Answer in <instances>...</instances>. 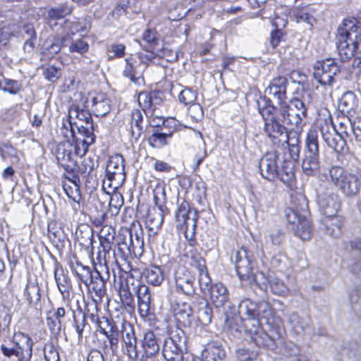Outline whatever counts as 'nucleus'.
Returning <instances> with one entry per match:
<instances>
[{
    "label": "nucleus",
    "instance_id": "obj_9",
    "mask_svg": "<svg viewBox=\"0 0 361 361\" xmlns=\"http://www.w3.org/2000/svg\"><path fill=\"white\" fill-rule=\"evenodd\" d=\"M175 216L179 225L185 226V238L192 241L195 240V229L197 221V212L190 209L187 201L183 200L176 211Z\"/></svg>",
    "mask_w": 361,
    "mask_h": 361
},
{
    "label": "nucleus",
    "instance_id": "obj_37",
    "mask_svg": "<svg viewBox=\"0 0 361 361\" xmlns=\"http://www.w3.org/2000/svg\"><path fill=\"white\" fill-rule=\"evenodd\" d=\"M142 347L145 357L152 358L159 353V345L153 331H148L145 334Z\"/></svg>",
    "mask_w": 361,
    "mask_h": 361
},
{
    "label": "nucleus",
    "instance_id": "obj_57",
    "mask_svg": "<svg viewBox=\"0 0 361 361\" xmlns=\"http://www.w3.org/2000/svg\"><path fill=\"white\" fill-rule=\"evenodd\" d=\"M178 99L180 102L185 105H190L197 99V93L195 90L191 88L186 87L182 90L178 94Z\"/></svg>",
    "mask_w": 361,
    "mask_h": 361
},
{
    "label": "nucleus",
    "instance_id": "obj_6",
    "mask_svg": "<svg viewBox=\"0 0 361 361\" xmlns=\"http://www.w3.org/2000/svg\"><path fill=\"white\" fill-rule=\"evenodd\" d=\"M306 152L302 161V169L307 176H314L319 170L318 132L310 129L305 140Z\"/></svg>",
    "mask_w": 361,
    "mask_h": 361
},
{
    "label": "nucleus",
    "instance_id": "obj_64",
    "mask_svg": "<svg viewBox=\"0 0 361 361\" xmlns=\"http://www.w3.org/2000/svg\"><path fill=\"white\" fill-rule=\"evenodd\" d=\"M68 36H65L61 39L56 40L47 48L46 50L50 56L53 57L61 51L62 47L68 46Z\"/></svg>",
    "mask_w": 361,
    "mask_h": 361
},
{
    "label": "nucleus",
    "instance_id": "obj_36",
    "mask_svg": "<svg viewBox=\"0 0 361 361\" xmlns=\"http://www.w3.org/2000/svg\"><path fill=\"white\" fill-rule=\"evenodd\" d=\"M70 269L77 279L85 286H88V281L94 274V271L88 266L83 265L80 262H71Z\"/></svg>",
    "mask_w": 361,
    "mask_h": 361
},
{
    "label": "nucleus",
    "instance_id": "obj_60",
    "mask_svg": "<svg viewBox=\"0 0 361 361\" xmlns=\"http://www.w3.org/2000/svg\"><path fill=\"white\" fill-rule=\"evenodd\" d=\"M4 84L2 90L11 94H17L23 90V85L18 80L4 78Z\"/></svg>",
    "mask_w": 361,
    "mask_h": 361
},
{
    "label": "nucleus",
    "instance_id": "obj_44",
    "mask_svg": "<svg viewBox=\"0 0 361 361\" xmlns=\"http://www.w3.org/2000/svg\"><path fill=\"white\" fill-rule=\"evenodd\" d=\"M293 225L295 235L298 236L302 240L310 238L311 225L308 216L300 218V219L297 220L295 224Z\"/></svg>",
    "mask_w": 361,
    "mask_h": 361
},
{
    "label": "nucleus",
    "instance_id": "obj_12",
    "mask_svg": "<svg viewBox=\"0 0 361 361\" xmlns=\"http://www.w3.org/2000/svg\"><path fill=\"white\" fill-rule=\"evenodd\" d=\"M264 125L263 130L274 145H279L280 136L286 133L287 127L282 122L280 113L276 112L263 118Z\"/></svg>",
    "mask_w": 361,
    "mask_h": 361
},
{
    "label": "nucleus",
    "instance_id": "obj_8",
    "mask_svg": "<svg viewBox=\"0 0 361 361\" xmlns=\"http://www.w3.org/2000/svg\"><path fill=\"white\" fill-rule=\"evenodd\" d=\"M154 203L157 207L148 209L146 216V224L151 233L155 235L161 228L165 212H168L165 206L166 193L164 188H158L154 195Z\"/></svg>",
    "mask_w": 361,
    "mask_h": 361
},
{
    "label": "nucleus",
    "instance_id": "obj_39",
    "mask_svg": "<svg viewBox=\"0 0 361 361\" xmlns=\"http://www.w3.org/2000/svg\"><path fill=\"white\" fill-rule=\"evenodd\" d=\"M135 293L137 298L140 311L145 312L147 314L149 311L151 302V294L149 287L142 283V284L137 287Z\"/></svg>",
    "mask_w": 361,
    "mask_h": 361
},
{
    "label": "nucleus",
    "instance_id": "obj_63",
    "mask_svg": "<svg viewBox=\"0 0 361 361\" xmlns=\"http://www.w3.org/2000/svg\"><path fill=\"white\" fill-rule=\"evenodd\" d=\"M126 250H129V249L126 242L115 243L113 247V258L116 263H118V258L121 259H126L127 256Z\"/></svg>",
    "mask_w": 361,
    "mask_h": 361
},
{
    "label": "nucleus",
    "instance_id": "obj_48",
    "mask_svg": "<svg viewBox=\"0 0 361 361\" xmlns=\"http://www.w3.org/2000/svg\"><path fill=\"white\" fill-rule=\"evenodd\" d=\"M283 238V233L280 230L272 232L267 237L265 243L263 245V249L267 250L279 249V246Z\"/></svg>",
    "mask_w": 361,
    "mask_h": 361
},
{
    "label": "nucleus",
    "instance_id": "obj_62",
    "mask_svg": "<svg viewBox=\"0 0 361 361\" xmlns=\"http://www.w3.org/2000/svg\"><path fill=\"white\" fill-rule=\"evenodd\" d=\"M252 280L262 290H266L271 280L263 271H257L251 275Z\"/></svg>",
    "mask_w": 361,
    "mask_h": 361
},
{
    "label": "nucleus",
    "instance_id": "obj_61",
    "mask_svg": "<svg viewBox=\"0 0 361 361\" xmlns=\"http://www.w3.org/2000/svg\"><path fill=\"white\" fill-rule=\"evenodd\" d=\"M126 45L121 43H112L108 47V51L113 53V55H109L108 60H112L115 58H122L126 55Z\"/></svg>",
    "mask_w": 361,
    "mask_h": 361
},
{
    "label": "nucleus",
    "instance_id": "obj_3",
    "mask_svg": "<svg viewBox=\"0 0 361 361\" xmlns=\"http://www.w3.org/2000/svg\"><path fill=\"white\" fill-rule=\"evenodd\" d=\"M331 181L347 197L356 195L360 188V176L358 172L345 171L341 166H331L329 171Z\"/></svg>",
    "mask_w": 361,
    "mask_h": 361
},
{
    "label": "nucleus",
    "instance_id": "obj_16",
    "mask_svg": "<svg viewBox=\"0 0 361 361\" xmlns=\"http://www.w3.org/2000/svg\"><path fill=\"white\" fill-rule=\"evenodd\" d=\"M28 339L32 341L28 334L22 332L16 333L12 339V345L9 346L6 344L1 345V351L5 357L11 358L13 356L19 357L21 351L25 352V349H27L28 342L24 341Z\"/></svg>",
    "mask_w": 361,
    "mask_h": 361
},
{
    "label": "nucleus",
    "instance_id": "obj_34",
    "mask_svg": "<svg viewBox=\"0 0 361 361\" xmlns=\"http://www.w3.org/2000/svg\"><path fill=\"white\" fill-rule=\"evenodd\" d=\"M313 129L319 130L323 140L330 137L336 132V128L332 122V118L330 114L327 115H320L317 120L316 126Z\"/></svg>",
    "mask_w": 361,
    "mask_h": 361
},
{
    "label": "nucleus",
    "instance_id": "obj_18",
    "mask_svg": "<svg viewBox=\"0 0 361 361\" xmlns=\"http://www.w3.org/2000/svg\"><path fill=\"white\" fill-rule=\"evenodd\" d=\"M235 270L240 280H247L252 274L253 262L248 256L247 250L242 247L235 252Z\"/></svg>",
    "mask_w": 361,
    "mask_h": 361
},
{
    "label": "nucleus",
    "instance_id": "obj_38",
    "mask_svg": "<svg viewBox=\"0 0 361 361\" xmlns=\"http://www.w3.org/2000/svg\"><path fill=\"white\" fill-rule=\"evenodd\" d=\"M146 281L154 286H160L164 280V274L161 268L157 265H150L143 271Z\"/></svg>",
    "mask_w": 361,
    "mask_h": 361
},
{
    "label": "nucleus",
    "instance_id": "obj_14",
    "mask_svg": "<svg viewBox=\"0 0 361 361\" xmlns=\"http://www.w3.org/2000/svg\"><path fill=\"white\" fill-rule=\"evenodd\" d=\"M170 310L172 312L178 327H188L192 321V309L190 305L177 300L170 302Z\"/></svg>",
    "mask_w": 361,
    "mask_h": 361
},
{
    "label": "nucleus",
    "instance_id": "obj_42",
    "mask_svg": "<svg viewBox=\"0 0 361 361\" xmlns=\"http://www.w3.org/2000/svg\"><path fill=\"white\" fill-rule=\"evenodd\" d=\"M357 107V98L355 94L348 91L343 94L338 102V109L343 114H350Z\"/></svg>",
    "mask_w": 361,
    "mask_h": 361
},
{
    "label": "nucleus",
    "instance_id": "obj_35",
    "mask_svg": "<svg viewBox=\"0 0 361 361\" xmlns=\"http://www.w3.org/2000/svg\"><path fill=\"white\" fill-rule=\"evenodd\" d=\"M73 118H77L80 121L84 123V124L73 123L78 131V128L82 126L83 128L90 127L92 133H94L92 116L87 110L79 109L78 106L71 107L69 111V120H72Z\"/></svg>",
    "mask_w": 361,
    "mask_h": 361
},
{
    "label": "nucleus",
    "instance_id": "obj_54",
    "mask_svg": "<svg viewBox=\"0 0 361 361\" xmlns=\"http://www.w3.org/2000/svg\"><path fill=\"white\" fill-rule=\"evenodd\" d=\"M95 167L94 158L86 157L78 167V173L83 179H87Z\"/></svg>",
    "mask_w": 361,
    "mask_h": 361
},
{
    "label": "nucleus",
    "instance_id": "obj_29",
    "mask_svg": "<svg viewBox=\"0 0 361 361\" xmlns=\"http://www.w3.org/2000/svg\"><path fill=\"white\" fill-rule=\"evenodd\" d=\"M23 295L29 305L37 308L41 301V288L37 279L27 280Z\"/></svg>",
    "mask_w": 361,
    "mask_h": 361
},
{
    "label": "nucleus",
    "instance_id": "obj_13",
    "mask_svg": "<svg viewBox=\"0 0 361 361\" xmlns=\"http://www.w3.org/2000/svg\"><path fill=\"white\" fill-rule=\"evenodd\" d=\"M287 221L295 224L300 218L309 215V204L307 197L302 194H298L293 197L292 205L285 210Z\"/></svg>",
    "mask_w": 361,
    "mask_h": 361
},
{
    "label": "nucleus",
    "instance_id": "obj_46",
    "mask_svg": "<svg viewBox=\"0 0 361 361\" xmlns=\"http://www.w3.org/2000/svg\"><path fill=\"white\" fill-rule=\"evenodd\" d=\"M324 142L338 153H344L348 149L345 137L337 132L330 137H327Z\"/></svg>",
    "mask_w": 361,
    "mask_h": 361
},
{
    "label": "nucleus",
    "instance_id": "obj_49",
    "mask_svg": "<svg viewBox=\"0 0 361 361\" xmlns=\"http://www.w3.org/2000/svg\"><path fill=\"white\" fill-rule=\"evenodd\" d=\"M328 219V216H325L321 219V224L323 226V229L326 232L327 234L331 235L334 238H337L340 236L342 233V228L343 225V217L340 216V224H334L333 223V220L331 221V224L328 225L326 224V220Z\"/></svg>",
    "mask_w": 361,
    "mask_h": 361
},
{
    "label": "nucleus",
    "instance_id": "obj_23",
    "mask_svg": "<svg viewBox=\"0 0 361 361\" xmlns=\"http://www.w3.org/2000/svg\"><path fill=\"white\" fill-rule=\"evenodd\" d=\"M279 112L282 117L283 123L285 124L287 128H289L290 130H302L305 124V118L299 115V114L293 112L283 104H282L279 109Z\"/></svg>",
    "mask_w": 361,
    "mask_h": 361
},
{
    "label": "nucleus",
    "instance_id": "obj_4",
    "mask_svg": "<svg viewBox=\"0 0 361 361\" xmlns=\"http://www.w3.org/2000/svg\"><path fill=\"white\" fill-rule=\"evenodd\" d=\"M317 205L319 211L324 216H328L326 224L329 225L333 223L339 224L340 216L337 215L341 206L340 196L331 190L318 191L316 199Z\"/></svg>",
    "mask_w": 361,
    "mask_h": 361
},
{
    "label": "nucleus",
    "instance_id": "obj_58",
    "mask_svg": "<svg viewBox=\"0 0 361 361\" xmlns=\"http://www.w3.org/2000/svg\"><path fill=\"white\" fill-rule=\"evenodd\" d=\"M197 318L200 322L204 326H207L211 323L212 318V310L208 303H206L203 307L199 309L197 312Z\"/></svg>",
    "mask_w": 361,
    "mask_h": 361
},
{
    "label": "nucleus",
    "instance_id": "obj_47",
    "mask_svg": "<svg viewBox=\"0 0 361 361\" xmlns=\"http://www.w3.org/2000/svg\"><path fill=\"white\" fill-rule=\"evenodd\" d=\"M73 326L77 333L78 340H81L83 336V332L89 327L86 322L85 314L82 310L76 314L73 312Z\"/></svg>",
    "mask_w": 361,
    "mask_h": 361
},
{
    "label": "nucleus",
    "instance_id": "obj_5",
    "mask_svg": "<svg viewBox=\"0 0 361 361\" xmlns=\"http://www.w3.org/2000/svg\"><path fill=\"white\" fill-rule=\"evenodd\" d=\"M188 351L187 336L180 328L171 331L163 345L162 355L166 361H183Z\"/></svg>",
    "mask_w": 361,
    "mask_h": 361
},
{
    "label": "nucleus",
    "instance_id": "obj_1",
    "mask_svg": "<svg viewBox=\"0 0 361 361\" xmlns=\"http://www.w3.org/2000/svg\"><path fill=\"white\" fill-rule=\"evenodd\" d=\"M238 313L243 318L245 331L258 347L274 350L285 334L281 318L264 300L252 302L248 298L238 304Z\"/></svg>",
    "mask_w": 361,
    "mask_h": 361
},
{
    "label": "nucleus",
    "instance_id": "obj_25",
    "mask_svg": "<svg viewBox=\"0 0 361 361\" xmlns=\"http://www.w3.org/2000/svg\"><path fill=\"white\" fill-rule=\"evenodd\" d=\"M54 274L55 281L63 298H68L71 288V281L59 262L55 263Z\"/></svg>",
    "mask_w": 361,
    "mask_h": 361
},
{
    "label": "nucleus",
    "instance_id": "obj_24",
    "mask_svg": "<svg viewBox=\"0 0 361 361\" xmlns=\"http://www.w3.org/2000/svg\"><path fill=\"white\" fill-rule=\"evenodd\" d=\"M312 102L311 94L308 92H302L300 97H295L290 101V104H284L287 108L295 113L299 114L302 117L306 118L307 109Z\"/></svg>",
    "mask_w": 361,
    "mask_h": 361
},
{
    "label": "nucleus",
    "instance_id": "obj_31",
    "mask_svg": "<svg viewBox=\"0 0 361 361\" xmlns=\"http://www.w3.org/2000/svg\"><path fill=\"white\" fill-rule=\"evenodd\" d=\"M75 236L79 245L85 250L93 248L94 230L88 224H82L78 226Z\"/></svg>",
    "mask_w": 361,
    "mask_h": 361
},
{
    "label": "nucleus",
    "instance_id": "obj_27",
    "mask_svg": "<svg viewBox=\"0 0 361 361\" xmlns=\"http://www.w3.org/2000/svg\"><path fill=\"white\" fill-rule=\"evenodd\" d=\"M87 287H91L95 295V297H92V302L88 303L87 306H92L97 310V305L102 302V299L106 293V283L94 273L88 281Z\"/></svg>",
    "mask_w": 361,
    "mask_h": 361
},
{
    "label": "nucleus",
    "instance_id": "obj_45",
    "mask_svg": "<svg viewBox=\"0 0 361 361\" xmlns=\"http://www.w3.org/2000/svg\"><path fill=\"white\" fill-rule=\"evenodd\" d=\"M267 95L264 94V96L260 97L257 100L258 111L263 118L279 111V109L273 104L270 98L267 97Z\"/></svg>",
    "mask_w": 361,
    "mask_h": 361
},
{
    "label": "nucleus",
    "instance_id": "obj_55",
    "mask_svg": "<svg viewBox=\"0 0 361 361\" xmlns=\"http://www.w3.org/2000/svg\"><path fill=\"white\" fill-rule=\"evenodd\" d=\"M352 309L356 314H361V285L351 290L349 295Z\"/></svg>",
    "mask_w": 361,
    "mask_h": 361
},
{
    "label": "nucleus",
    "instance_id": "obj_50",
    "mask_svg": "<svg viewBox=\"0 0 361 361\" xmlns=\"http://www.w3.org/2000/svg\"><path fill=\"white\" fill-rule=\"evenodd\" d=\"M69 52L72 54H78L83 55L89 51V44L82 38L69 42L68 39V46Z\"/></svg>",
    "mask_w": 361,
    "mask_h": 361
},
{
    "label": "nucleus",
    "instance_id": "obj_51",
    "mask_svg": "<svg viewBox=\"0 0 361 361\" xmlns=\"http://www.w3.org/2000/svg\"><path fill=\"white\" fill-rule=\"evenodd\" d=\"M72 12V8L66 4H63L56 7L51 8L48 11V17L51 20H56L65 18Z\"/></svg>",
    "mask_w": 361,
    "mask_h": 361
},
{
    "label": "nucleus",
    "instance_id": "obj_22",
    "mask_svg": "<svg viewBox=\"0 0 361 361\" xmlns=\"http://www.w3.org/2000/svg\"><path fill=\"white\" fill-rule=\"evenodd\" d=\"M120 334H121L122 341L126 345L128 355L130 357H137V338L132 324L130 322L124 321L121 324Z\"/></svg>",
    "mask_w": 361,
    "mask_h": 361
},
{
    "label": "nucleus",
    "instance_id": "obj_19",
    "mask_svg": "<svg viewBox=\"0 0 361 361\" xmlns=\"http://www.w3.org/2000/svg\"><path fill=\"white\" fill-rule=\"evenodd\" d=\"M124 159L120 154L109 157L106 166V174L114 179L117 183H124L126 180Z\"/></svg>",
    "mask_w": 361,
    "mask_h": 361
},
{
    "label": "nucleus",
    "instance_id": "obj_33",
    "mask_svg": "<svg viewBox=\"0 0 361 361\" xmlns=\"http://www.w3.org/2000/svg\"><path fill=\"white\" fill-rule=\"evenodd\" d=\"M277 178L288 188L293 189L295 181L293 162L288 160L284 161L281 169H278Z\"/></svg>",
    "mask_w": 361,
    "mask_h": 361
},
{
    "label": "nucleus",
    "instance_id": "obj_20",
    "mask_svg": "<svg viewBox=\"0 0 361 361\" xmlns=\"http://www.w3.org/2000/svg\"><path fill=\"white\" fill-rule=\"evenodd\" d=\"M78 134L81 137H76L74 142L75 154L77 156L82 157L88 151L89 147L95 142V135L92 133L91 128H78Z\"/></svg>",
    "mask_w": 361,
    "mask_h": 361
},
{
    "label": "nucleus",
    "instance_id": "obj_40",
    "mask_svg": "<svg viewBox=\"0 0 361 361\" xmlns=\"http://www.w3.org/2000/svg\"><path fill=\"white\" fill-rule=\"evenodd\" d=\"M172 136L173 130L163 131L157 129L149 137L147 141L152 147L161 148L168 145L167 140Z\"/></svg>",
    "mask_w": 361,
    "mask_h": 361
},
{
    "label": "nucleus",
    "instance_id": "obj_41",
    "mask_svg": "<svg viewBox=\"0 0 361 361\" xmlns=\"http://www.w3.org/2000/svg\"><path fill=\"white\" fill-rule=\"evenodd\" d=\"M56 158L60 165L74 162L72 156V145L69 142L59 143L56 149Z\"/></svg>",
    "mask_w": 361,
    "mask_h": 361
},
{
    "label": "nucleus",
    "instance_id": "obj_11",
    "mask_svg": "<svg viewBox=\"0 0 361 361\" xmlns=\"http://www.w3.org/2000/svg\"><path fill=\"white\" fill-rule=\"evenodd\" d=\"M97 324L100 333L103 334L108 339L109 345L106 342L104 343V352L106 353L109 348L112 352L116 350L118 347L121 330L116 322L111 318L102 317L100 319H97Z\"/></svg>",
    "mask_w": 361,
    "mask_h": 361
},
{
    "label": "nucleus",
    "instance_id": "obj_52",
    "mask_svg": "<svg viewBox=\"0 0 361 361\" xmlns=\"http://www.w3.org/2000/svg\"><path fill=\"white\" fill-rule=\"evenodd\" d=\"M138 103L147 116H153L154 109L149 92H142L138 95Z\"/></svg>",
    "mask_w": 361,
    "mask_h": 361
},
{
    "label": "nucleus",
    "instance_id": "obj_10",
    "mask_svg": "<svg viewBox=\"0 0 361 361\" xmlns=\"http://www.w3.org/2000/svg\"><path fill=\"white\" fill-rule=\"evenodd\" d=\"M175 290L178 293L192 297L195 293V277L185 266H178L173 273Z\"/></svg>",
    "mask_w": 361,
    "mask_h": 361
},
{
    "label": "nucleus",
    "instance_id": "obj_56",
    "mask_svg": "<svg viewBox=\"0 0 361 361\" xmlns=\"http://www.w3.org/2000/svg\"><path fill=\"white\" fill-rule=\"evenodd\" d=\"M133 61L132 57H128L125 59L126 66L123 70L122 74L124 77L128 78L130 81L137 84L139 83L140 77L136 76Z\"/></svg>",
    "mask_w": 361,
    "mask_h": 361
},
{
    "label": "nucleus",
    "instance_id": "obj_32",
    "mask_svg": "<svg viewBox=\"0 0 361 361\" xmlns=\"http://www.w3.org/2000/svg\"><path fill=\"white\" fill-rule=\"evenodd\" d=\"M111 99L104 94L99 93L92 99V111L97 117L104 116L110 112Z\"/></svg>",
    "mask_w": 361,
    "mask_h": 361
},
{
    "label": "nucleus",
    "instance_id": "obj_30",
    "mask_svg": "<svg viewBox=\"0 0 361 361\" xmlns=\"http://www.w3.org/2000/svg\"><path fill=\"white\" fill-rule=\"evenodd\" d=\"M351 259L348 265V270L353 275L361 279V241L350 242Z\"/></svg>",
    "mask_w": 361,
    "mask_h": 361
},
{
    "label": "nucleus",
    "instance_id": "obj_7",
    "mask_svg": "<svg viewBox=\"0 0 361 361\" xmlns=\"http://www.w3.org/2000/svg\"><path fill=\"white\" fill-rule=\"evenodd\" d=\"M313 70L314 78L324 87H331L341 73L340 66L332 59L317 61Z\"/></svg>",
    "mask_w": 361,
    "mask_h": 361
},
{
    "label": "nucleus",
    "instance_id": "obj_21",
    "mask_svg": "<svg viewBox=\"0 0 361 361\" xmlns=\"http://www.w3.org/2000/svg\"><path fill=\"white\" fill-rule=\"evenodd\" d=\"M226 353L220 341L208 342L202 352L200 361H225Z\"/></svg>",
    "mask_w": 361,
    "mask_h": 361
},
{
    "label": "nucleus",
    "instance_id": "obj_53",
    "mask_svg": "<svg viewBox=\"0 0 361 361\" xmlns=\"http://www.w3.org/2000/svg\"><path fill=\"white\" fill-rule=\"evenodd\" d=\"M270 255L269 262L271 268L281 269L282 266L285 264L286 256L280 249H274L272 250H267Z\"/></svg>",
    "mask_w": 361,
    "mask_h": 361
},
{
    "label": "nucleus",
    "instance_id": "obj_26",
    "mask_svg": "<svg viewBox=\"0 0 361 361\" xmlns=\"http://www.w3.org/2000/svg\"><path fill=\"white\" fill-rule=\"evenodd\" d=\"M210 300L216 307H221L229 302V294L227 288L222 283H216L207 292Z\"/></svg>",
    "mask_w": 361,
    "mask_h": 361
},
{
    "label": "nucleus",
    "instance_id": "obj_2",
    "mask_svg": "<svg viewBox=\"0 0 361 361\" xmlns=\"http://www.w3.org/2000/svg\"><path fill=\"white\" fill-rule=\"evenodd\" d=\"M336 47L342 61L351 59L355 51L361 54V23L345 19L338 28Z\"/></svg>",
    "mask_w": 361,
    "mask_h": 361
},
{
    "label": "nucleus",
    "instance_id": "obj_17",
    "mask_svg": "<svg viewBox=\"0 0 361 361\" xmlns=\"http://www.w3.org/2000/svg\"><path fill=\"white\" fill-rule=\"evenodd\" d=\"M288 80L285 76H278L273 78L266 87L264 94L277 99L279 104H283L287 99V87Z\"/></svg>",
    "mask_w": 361,
    "mask_h": 361
},
{
    "label": "nucleus",
    "instance_id": "obj_15",
    "mask_svg": "<svg viewBox=\"0 0 361 361\" xmlns=\"http://www.w3.org/2000/svg\"><path fill=\"white\" fill-rule=\"evenodd\" d=\"M279 154L276 151L266 153L259 161L261 176L268 180L273 181L277 178Z\"/></svg>",
    "mask_w": 361,
    "mask_h": 361
},
{
    "label": "nucleus",
    "instance_id": "obj_59",
    "mask_svg": "<svg viewBox=\"0 0 361 361\" xmlns=\"http://www.w3.org/2000/svg\"><path fill=\"white\" fill-rule=\"evenodd\" d=\"M119 296L123 306L126 308L133 309L134 298L133 291L130 289L124 288L119 286Z\"/></svg>",
    "mask_w": 361,
    "mask_h": 361
},
{
    "label": "nucleus",
    "instance_id": "obj_43",
    "mask_svg": "<svg viewBox=\"0 0 361 361\" xmlns=\"http://www.w3.org/2000/svg\"><path fill=\"white\" fill-rule=\"evenodd\" d=\"M143 116L140 110L134 109L131 112L130 128L131 135L135 140H138L143 132Z\"/></svg>",
    "mask_w": 361,
    "mask_h": 361
},
{
    "label": "nucleus",
    "instance_id": "obj_28",
    "mask_svg": "<svg viewBox=\"0 0 361 361\" xmlns=\"http://www.w3.org/2000/svg\"><path fill=\"white\" fill-rule=\"evenodd\" d=\"M336 132L348 137L353 133L356 140L361 142V118H358L353 123L348 118H343L338 123Z\"/></svg>",
    "mask_w": 361,
    "mask_h": 361
}]
</instances>
